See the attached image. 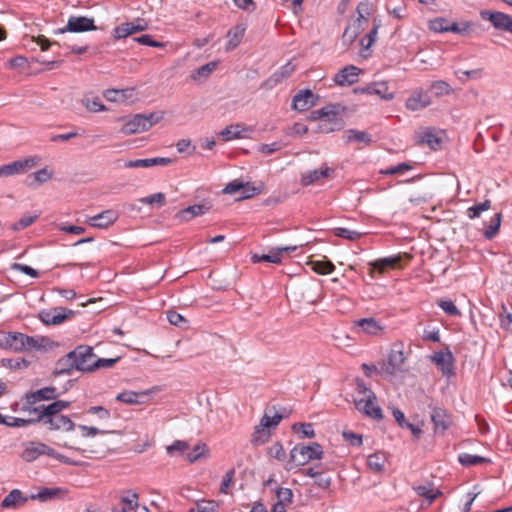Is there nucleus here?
<instances>
[{
	"label": "nucleus",
	"mask_w": 512,
	"mask_h": 512,
	"mask_svg": "<svg viewBox=\"0 0 512 512\" xmlns=\"http://www.w3.org/2000/svg\"><path fill=\"white\" fill-rule=\"evenodd\" d=\"M292 428L297 434H299L300 438L315 437V431L311 423H295Z\"/></svg>",
	"instance_id": "3c124183"
},
{
	"label": "nucleus",
	"mask_w": 512,
	"mask_h": 512,
	"mask_svg": "<svg viewBox=\"0 0 512 512\" xmlns=\"http://www.w3.org/2000/svg\"><path fill=\"white\" fill-rule=\"evenodd\" d=\"M355 325L368 335L378 336L385 330V326L381 324L377 319L370 318H361L355 321Z\"/></svg>",
	"instance_id": "b1692460"
},
{
	"label": "nucleus",
	"mask_w": 512,
	"mask_h": 512,
	"mask_svg": "<svg viewBox=\"0 0 512 512\" xmlns=\"http://www.w3.org/2000/svg\"><path fill=\"white\" fill-rule=\"evenodd\" d=\"M122 507H126L128 510H134L138 508V493L134 490H127L123 492L120 497Z\"/></svg>",
	"instance_id": "ea45409f"
},
{
	"label": "nucleus",
	"mask_w": 512,
	"mask_h": 512,
	"mask_svg": "<svg viewBox=\"0 0 512 512\" xmlns=\"http://www.w3.org/2000/svg\"><path fill=\"white\" fill-rule=\"evenodd\" d=\"M381 27V20L378 18L373 19V27L370 32L365 35L361 40L360 44L364 51L369 50V48L373 45V43L377 39L378 30Z\"/></svg>",
	"instance_id": "2f4dec72"
},
{
	"label": "nucleus",
	"mask_w": 512,
	"mask_h": 512,
	"mask_svg": "<svg viewBox=\"0 0 512 512\" xmlns=\"http://www.w3.org/2000/svg\"><path fill=\"white\" fill-rule=\"evenodd\" d=\"M52 177V173L49 172L46 168H42L32 174H30L27 178V183L30 187L39 186Z\"/></svg>",
	"instance_id": "473e14b6"
},
{
	"label": "nucleus",
	"mask_w": 512,
	"mask_h": 512,
	"mask_svg": "<svg viewBox=\"0 0 512 512\" xmlns=\"http://www.w3.org/2000/svg\"><path fill=\"white\" fill-rule=\"evenodd\" d=\"M431 104V98L427 92H414L405 103L408 110L417 111L428 107Z\"/></svg>",
	"instance_id": "393cba45"
},
{
	"label": "nucleus",
	"mask_w": 512,
	"mask_h": 512,
	"mask_svg": "<svg viewBox=\"0 0 512 512\" xmlns=\"http://www.w3.org/2000/svg\"><path fill=\"white\" fill-rule=\"evenodd\" d=\"M218 504L213 500L198 501L195 507L189 509V512H218Z\"/></svg>",
	"instance_id": "de8ad7c7"
},
{
	"label": "nucleus",
	"mask_w": 512,
	"mask_h": 512,
	"mask_svg": "<svg viewBox=\"0 0 512 512\" xmlns=\"http://www.w3.org/2000/svg\"><path fill=\"white\" fill-rule=\"evenodd\" d=\"M315 105L314 94L311 90H300L292 101V108L297 111H306Z\"/></svg>",
	"instance_id": "4be33fe9"
},
{
	"label": "nucleus",
	"mask_w": 512,
	"mask_h": 512,
	"mask_svg": "<svg viewBox=\"0 0 512 512\" xmlns=\"http://www.w3.org/2000/svg\"><path fill=\"white\" fill-rule=\"evenodd\" d=\"M345 142H359L370 144L372 142L371 135L365 131H359L356 129H348L344 132Z\"/></svg>",
	"instance_id": "7c9ffc66"
},
{
	"label": "nucleus",
	"mask_w": 512,
	"mask_h": 512,
	"mask_svg": "<svg viewBox=\"0 0 512 512\" xmlns=\"http://www.w3.org/2000/svg\"><path fill=\"white\" fill-rule=\"evenodd\" d=\"M334 170L323 164L319 169L309 170L301 174L300 183L303 187H307L321 178L329 177Z\"/></svg>",
	"instance_id": "412c9836"
},
{
	"label": "nucleus",
	"mask_w": 512,
	"mask_h": 512,
	"mask_svg": "<svg viewBox=\"0 0 512 512\" xmlns=\"http://www.w3.org/2000/svg\"><path fill=\"white\" fill-rule=\"evenodd\" d=\"M33 343V336L16 331H0V349L16 353L26 351V346Z\"/></svg>",
	"instance_id": "20e7f679"
},
{
	"label": "nucleus",
	"mask_w": 512,
	"mask_h": 512,
	"mask_svg": "<svg viewBox=\"0 0 512 512\" xmlns=\"http://www.w3.org/2000/svg\"><path fill=\"white\" fill-rule=\"evenodd\" d=\"M50 340L47 337H33V343L26 346V351L35 350H47V347L50 346Z\"/></svg>",
	"instance_id": "680f3d73"
},
{
	"label": "nucleus",
	"mask_w": 512,
	"mask_h": 512,
	"mask_svg": "<svg viewBox=\"0 0 512 512\" xmlns=\"http://www.w3.org/2000/svg\"><path fill=\"white\" fill-rule=\"evenodd\" d=\"M75 315V311L64 308V307H55L50 310H43L39 313V319L45 325H59L63 323L65 320L70 319Z\"/></svg>",
	"instance_id": "9d476101"
},
{
	"label": "nucleus",
	"mask_w": 512,
	"mask_h": 512,
	"mask_svg": "<svg viewBox=\"0 0 512 512\" xmlns=\"http://www.w3.org/2000/svg\"><path fill=\"white\" fill-rule=\"evenodd\" d=\"M59 396L56 387L48 386L36 391L28 392L23 397L22 411L33 415V409H41V406H35L39 401L55 400Z\"/></svg>",
	"instance_id": "423d86ee"
},
{
	"label": "nucleus",
	"mask_w": 512,
	"mask_h": 512,
	"mask_svg": "<svg viewBox=\"0 0 512 512\" xmlns=\"http://www.w3.org/2000/svg\"><path fill=\"white\" fill-rule=\"evenodd\" d=\"M346 107L340 103H329L326 106L311 112L312 120H319L318 131L328 134L339 131L344 127V113Z\"/></svg>",
	"instance_id": "f257e3e1"
},
{
	"label": "nucleus",
	"mask_w": 512,
	"mask_h": 512,
	"mask_svg": "<svg viewBox=\"0 0 512 512\" xmlns=\"http://www.w3.org/2000/svg\"><path fill=\"white\" fill-rule=\"evenodd\" d=\"M431 421L434 425L435 433L444 434L452 425V417L448 412L440 407H434L431 411Z\"/></svg>",
	"instance_id": "dca6fc26"
},
{
	"label": "nucleus",
	"mask_w": 512,
	"mask_h": 512,
	"mask_svg": "<svg viewBox=\"0 0 512 512\" xmlns=\"http://www.w3.org/2000/svg\"><path fill=\"white\" fill-rule=\"evenodd\" d=\"M268 454L271 457H273L276 460L281 461V462L285 461V459H286L285 450L283 448V445L280 442L273 443L269 447Z\"/></svg>",
	"instance_id": "052dcab7"
},
{
	"label": "nucleus",
	"mask_w": 512,
	"mask_h": 512,
	"mask_svg": "<svg viewBox=\"0 0 512 512\" xmlns=\"http://www.w3.org/2000/svg\"><path fill=\"white\" fill-rule=\"evenodd\" d=\"M356 393L358 394L357 398H375V393L366 386L362 379H356Z\"/></svg>",
	"instance_id": "69168bd1"
},
{
	"label": "nucleus",
	"mask_w": 512,
	"mask_h": 512,
	"mask_svg": "<svg viewBox=\"0 0 512 512\" xmlns=\"http://www.w3.org/2000/svg\"><path fill=\"white\" fill-rule=\"evenodd\" d=\"M243 128L239 124L227 126L224 130L220 132V135L225 141H229L232 139L242 138Z\"/></svg>",
	"instance_id": "c03bdc74"
},
{
	"label": "nucleus",
	"mask_w": 512,
	"mask_h": 512,
	"mask_svg": "<svg viewBox=\"0 0 512 512\" xmlns=\"http://www.w3.org/2000/svg\"><path fill=\"white\" fill-rule=\"evenodd\" d=\"M431 89L435 96L441 97L444 95H450L453 93V88L444 80H437L432 82Z\"/></svg>",
	"instance_id": "49530a36"
},
{
	"label": "nucleus",
	"mask_w": 512,
	"mask_h": 512,
	"mask_svg": "<svg viewBox=\"0 0 512 512\" xmlns=\"http://www.w3.org/2000/svg\"><path fill=\"white\" fill-rule=\"evenodd\" d=\"M375 398H354V404L358 411L362 412L368 417L375 420H381L383 418L381 408L374 402Z\"/></svg>",
	"instance_id": "ddd939ff"
},
{
	"label": "nucleus",
	"mask_w": 512,
	"mask_h": 512,
	"mask_svg": "<svg viewBox=\"0 0 512 512\" xmlns=\"http://www.w3.org/2000/svg\"><path fill=\"white\" fill-rule=\"evenodd\" d=\"M405 360L403 343H394L389 351L388 359L380 363V370L385 374L395 375L398 372L404 371L403 365Z\"/></svg>",
	"instance_id": "39448f33"
},
{
	"label": "nucleus",
	"mask_w": 512,
	"mask_h": 512,
	"mask_svg": "<svg viewBox=\"0 0 512 512\" xmlns=\"http://www.w3.org/2000/svg\"><path fill=\"white\" fill-rule=\"evenodd\" d=\"M37 162L38 159L36 157H30L3 165L0 167V177L24 173L29 168L36 166Z\"/></svg>",
	"instance_id": "9b49d317"
},
{
	"label": "nucleus",
	"mask_w": 512,
	"mask_h": 512,
	"mask_svg": "<svg viewBox=\"0 0 512 512\" xmlns=\"http://www.w3.org/2000/svg\"><path fill=\"white\" fill-rule=\"evenodd\" d=\"M207 451V446L204 443H198L196 444L191 451H186L185 458L190 463H194L198 461L202 456L205 455Z\"/></svg>",
	"instance_id": "09e8293b"
},
{
	"label": "nucleus",
	"mask_w": 512,
	"mask_h": 512,
	"mask_svg": "<svg viewBox=\"0 0 512 512\" xmlns=\"http://www.w3.org/2000/svg\"><path fill=\"white\" fill-rule=\"evenodd\" d=\"M70 406L69 401L56 400L49 405H42L41 409H33L34 420L40 422V419L60 415L61 412Z\"/></svg>",
	"instance_id": "2eb2a0df"
},
{
	"label": "nucleus",
	"mask_w": 512,
	"mask_h": 512,
	"mask_svg": "<svg viewBox=\"0 0 512 512\" xmlns=\"http://www.w3.org/2000/svg\"><path fill=\"white\" fill-rule=\"evenodd\" d=\"M439 307L450 316H460L461 312L455 306V304L451 300H440L438 302Z\"/></svg>",
	"instance_id": "774afa93"
},
{
	"label": "nucleus",
	"mask_w": 512,
	"mask_h": 512,
	"mask_svg": "<svg viewBox=\"0 0 512 512\" xmlns=\"http://www.w3.org/2000/svg\"><path fill=\"white\" fill-rule=\"evenodd\" d=\"M1 365L11 370H23L28 368L30 362L22 357L17 358H2Z\"/></svg>",
	"instance_id": "4c0bfd02"
},
{
	"label": "nucleus",
	"mask_w": 512,
	"mask_h": 512,
	"mask_svg": "<svg viewBox=\"0 0 512 512\" xmlns=\"http://www.w3.org/2000/svg\"><path fill=\"white\" fill-rule=\"evenodd\" d=\"M334 235L340 238L354 241L358 240L362 236V233L355 230L338 227L334 229Z\"/></svg>",
	"instance_id": "4d7b16f0"
},
{
	"label": "nucleus",
	"mask_w": 512,
	"mask_h": 512,
	"mask_svg": "<svg viewBox=\"0 0 512 512\" xmlns=\"http://www.w3.org/2000/svg\"><path fill=\"white\" fill-rule=\"evenodd\" d=\"M143 204L153 205L158 204L159 206H163L166 203V197L164 193L158 192L152 195L143 197L139 200Z\"/></svg>",
	"instance_id": "0e129e2a"
},
{
	"label": "nucleus",
	"mask_w": 512,
	"mask_h": 512,
	"mask_svg": "<svg viewBox=\"0 0 512 512\" xmlns=\"http://www.w3.org/2000/svg\"><path fill=\"white\" fill-rule=\"evenodd\" d=\"M29 497H24L19 489L12 490L1 503L2 508H16L18 505L24 504Z\"/></svg>",
	"instance_id": "c756f323"
},
{
	"label": "nucleus",
	"mask_w": 512,
	"mask_h": 512,
	"mask_svg": "<svg viewBox=\"0 0 512 512\" xmlns=\"http://www.w3.org/2000/svg\"><path fill=\"white\" fill-rule=\"evenodd\" d=\"M401 261L400 255L385 257L377 259L371 263H369L371 267V272H378L383 274L388 269H393L399 265Z\"/></svg>",
	"instance_id": "bb28decb"
},
{
	"label": "nucleus",
	"mask_w": 512,
	"mask_h": 512,
	"mask_svg": "<svg viewBox=\"0 0 512 512\" xmlns=\"http://www.w3.org/2000/svg\"><path fill=\"white\" fill-rule=\"evenodd\" d=\"M491 207V201L485 200L467 209V216L470 219L478 218L482 212L487 211Z\"/></svg>",
	"instance_id": "6e6d98bb"
},
{
	"label": "nucleus",
	"mask_w": 512,
	"mask_h": 512,
	"mask_svg": "<svg viewBox=\"0 0 512 512\" xmlns=\"http://www.w3.org/2000/svg\"><path fill=\"white\" fill-rule=\"evenodd\" d=\"M81 102L82 105L90 112H101L107 109L106 106L100 101L99 97L90 98L85 96Z\"/></svg>",
	"instance_id": "79ce46f5"
},
{
	"label": "nucleus",
	"mask_w": 512,
	"mask_h": 512,
	"mask_svg": "<svg viewBox=\"0 0 512 512\" xmlns=\"http://www.w3.org/2000/svg\"><path fill=\"white\" fill-rule=\"evenodd\" d=\"M458 461L460 462L461 465H463L465 467H470V466H475V465L491 462L490 459H488V458L478 456V455H472L469 453L459 454Z\"/></svg>",
	"instance_id": "72a5a7b5"
},
{
	"label": "nucleus",
	"mask_w": 512,
	"mask_h": 512,
	"mask_svg": "<svg viewBox=\"0 0 512 512\" xmlns=\"http://www.w3.org/2000/svg\"><path fill=\"white\" fill-rule=\"evenodd\" d=\"M420 142L427 144L432 149H436L440 145L441 139L432 130L428 129L422 133Z\"/></svg>",
	"instance_id": "864d4df0"
},
{
	"label": "nucleus",
	"mask_w": 512,
	"mask_h": 512,
	"mask_svg": "<svg viewBox=\"0 0 512 512\" xmlns=\"http://www.w3.org/2000/svg\"><path fill=\"white\" fill-rule=\"evenodd\" d=\"M501 225V214L496 213L490 221V224L484 231V236L486 239H493L499 231Z\"/></svg>",
	"instance_id": "8fccbe9b"
},
{
	"label": "nucleus",
	"mask_w": 512,
	"mask_h": 512,
	"mask_svg": "<svg viewBox=\"0 0 512 512\" xmlns=\"http://www.w3.org/2000/svg\"><path fill=\"white\" fill-rule=\"evenodd\" d=\"M297 248H298L297 245L272 248L268 253V255L271 258L270 263H275V264L281 263V256H282L283 252H293Z\"/></svg>",
	"instance_id": "603ef678"
},
{
	"label": "nucleus",
	"mask_w": 512,
	"mask_h": 512,
	"mask_svg": "<svg viewBox=\"0 0 512 512\" xmlns=\"http://www.w3.org/2000/svg\"><path fill=\"white\" fill-rule=\"evenodd\" d=\"M68 494V490L63 487H43L37 493L29 496L31 500H38L40 502H51L55 500H62Z\"/></svg>",
	"instance_id": "f8f14e48"
},
{
	"label": "nucleus",
	"mask_w": 512,
	"mask_h": 512,
	"mask_svg": "<svg viewBox=\"0 0 512 512\" xmlns=\"http://www.w3.org/2000/svg\"><path fill=\"white\" fill-rule=\"evenodd\" d=\"M163 118L158 113L135 114L128 119L121 127L124 135H133L148 131Z\"/></svg>",
	"instance_id": "7ed1b4c3"
},
{
	"label": "nucleus",
	"mask_w": 512,
	"mask_h": 512,
	"mask_svg": "<svg viewBox=\"0 0 512 512\" xmlns=\"http://www.w3.org/2000/svg\"><path fill=\"white\" fill-rule=\"evenodd\" d=\"M74 370H76V366L71 352H69L56 361L53 376L70 375Z\"/></svg>",
	"instance_id": "cd10ccee"
},
{
	"label": "nucleus",
	"mask_w": 512,
	"mask_h": 512,
	"mask_svg": "<svg viewBox=\"0 0 512 512\" xmlns=\"http://www.w3.org/2000/svg\"><path fill=\"white\" fill-rule=\"evenodd\" d=\"M310 265L313 271L321 275L331 274L335 270L334 264L328 260L311 261Z\"/></svg>",
	"instance_id": "a19ab883"
},
{
	"label": "nucleus",
	"mask_w": 512,
	"mask_h": 512,
	"mask_svg": "<svg viewBox=\"0 0 512 512\" xmlns=\"http://www.w3.org/2000/svg\"><path fill=\"white\" fill-rule=\"evenodd\" d=\"M323 456L324 451L319 443H298L290 450L289 459L286 461L284 468L286 471H292L313 460H321Z\"/></svg>",
	"instance_id": "f03ea898"
},
{
	"label": "nucleus",
	"mask_w": 512,
	"mask_h": 512,
	"mask_svg": "<svg viewBox=\"0 0 512 512\" xmlns=\"http://www.w3.org/2000/svg\"><path fill=\"white\" fill-rule=\"evenodd\" d=\"M97 27L94 24L93 18H88L86 16H71L65 27L59 28L55 31V34L57 33H66V32H73V33H82V32H88V31H95Z\"/></svg>",
	"instance_id": "6e6552de"
},
{
	"label": "nucleus",
	"mask_w": 512,
	"mask_h": 512,
	"mask_svg": "<svg viewBox=\"0 0 512 512\" xmlns=\"http://www.w3.org/2000/svg\"><path fill=\"white\" fill-rule=\"evenodd\" d=\"M148 392H134V391H123L116 396V400L125 404L133 405L139 404V397L146 396Z\"/></svg>",
	"instance_id": "c9c22d12"
},
{
	"label": "nucleus",
	"mask_w": 512,
	"mask_h": 512,
	"mask_svg": "<svg viewBox=\"0 0 512 512\" xmlns=\"http://www.w3.org/2000/svg\"><path fill=\"white\" fill-rule=\"evenodd\" d=\"M211 206L206 203L195 204L188 206L182 210H180L176 217L181 221H190L197 216L204 215L206 212L210 210Z\"/></svg>",
	"instance_id": "a878e982"
},
{
	"label": "nucleus",
	"mask_w": 512,
	"mask_h": 512,
	"mask_svg": "<svg viewBox=\"0 0 512 512\" xmlns=\"http://www.w3.org/2000/svg\"><path fill=\"white\" fill-rule=\"evenodd\" d=\"M171 163H173V160L171 158L155 157L147 159L128 160L125 162L124 166L126 168H149L157 165L167 166Z\"/></svg>",
	"instance_id": "5701e85b"
},
{
	"label": "nucleus",
	"mask_w": 512,
	"mask_h": 512,
	"mask_svg": "<svg viewBox=\"0 0 512 512\" xmlns=\"http://www.w3.org/2000/svg\"><path fill=\"white\" fill-rule=\"evenodd\" d=\"M342 437L347 443L354 447H360L363 443L362 435L352 431H343Z\"/></svg>",
	"instance_id": "338daca9"
},
{
	"label": "nucleus",
	"mask_w": 512,
	"mask_h": 512,
	"mask_svg": "<svg viewBox=\"0 0 512 512\" xmlns=\"http://www.w3.org/2000/svg\"><path fill=\"white\" fill-rule=\"evenodd\" d=\"M120 359V356H116L114 358H99L95 356V361L93 362V372L102 368H112L116 363L120 361Z\"/></svg>",
	"instance_id": "5fc2aeb1"
},
{
	"label": "nucleus",
	"mask_w": 512,
	"mask_h": 512,
	"mask_svg": "<svg viewBox=\"0 0 512 512\" xmlns=\"http://www.w3.org/2000/svg\"><path fill=\"white\" fill-rule=\"evenodd\" d=\"M385 455L382 453H374L368 456L367 465L373 472L380 473L384 470Z\"/></svg>",
	"instance_id": "e433bc0d"
},
{
	"label": "nucleus",
	"mask_w": 512,
	"mask_h": 512,
	"mask_svg": "<svg viewBox=\"0 0 512 512\" xmlns=\"http://www.w3.org/2000/svg\"><path fill=\"white\" fill-rule=\"evenodd\" d=\"M76 370L84 373L93 372V362L95 354L92 346L78 345L74 350L70 351Z\"/></svg>",
	"instance_id": "0eeeda50"
},
{
	"label": "nucleus",
	"mask_w": 512,
	"mask_h": 512,
	"mask_svg": "<svg viewBox=\"0 0 512 512\" xmlns=\"http://www.w3.org/2000/svg\"><path fill=\"white\" fill-rule=\"evenodd\" d=\"M482 19L491 22L493 27L500 31L512 34V16L499 11L483 10L480 12Z\"/></svg>",
	"instance_id": "1a4fd4ad"
},
{
	"label": "nucleus",
	"mask_w": 512,
	"mask_h": 512,
	"mask_svg": "<svg viewBox=\"0 0 512 512\" xmlns=\"http://www.w3.org/2000/svg\"><path fill=\"white\" fill-rule=\"evenodd\" d=\"M388 83L385 81L373 82V93L384 100H392L394 93L388 92Z\"/></svg>",
	"instance_id": "37998d69"
},
{
	"label": "nucleus",
	"mask_w": 512,
	"mask_h": 512,
	"mask_svg": "<svg viewBox=\"0 0 512 512\" xmlns=\"http://www.w3.org/2000/svg\"><path fill=\"white\" fill-rule=\"evenodd\" d=\"M40 422L47 425L50 430H63L68 432L75 428V423L68 416L62 414L40 419Z\"/></svg>",
	"instance_id": "6ab92c4d"
},
{
	"label": "nucleus",
	"mask_w": 512,
	"mask_h": 512,
	"mask_svg": "<svg viewBox=\"0 0 512 512\" xmlns=\"http://www.w3.org/2000/svg\"><path fill=\"white\" fill-rule=\"evenodd\" d=\"M432 361L441 370L444 376L450 377L454 375V357L451 351H438L432 356Z\"/></svg>",
	"instance_id": "4468645a"
},
{
	"label": "nucleus",
	"mask_w": 512,
	"mask_h": 512,
	"mask_svg": "<svg viewBox=\"0 0 512 512\" xmlns=\"http://www.w3.org/2000/svg\"><path fill=\"white\" fill-rule=\"evenodd\" d=\"M37 421L34 420V417L29 419H23L18 417H9L6 419L1 413H0V424L6 425L8 427H26L32 423H36Z\"/></svg>",
	"instance_id": "58836bf2"
},
{
	"label": "nucleus",
	"mask_w": 512,
	"mask_h": 512,
	"mask_svg": "<svg viewBox=\"0 0 512 512\" xmlns=\"http://www.w3.org/2000/svg\"><path fill=\"white\" fill-rule=\"evenodd\" d=\"M277 502L284 506L291 504L293 500V492L289 488L279 487L276 489Z\"/></svg>",
	"instance_id": "13d9d810"
},
{
	"label": "nucleus",
	"mask_w": 512,
	"mask_h": 512,
	"mask_svg": "<svg viewBox=\"0 0 512 512\" xmlns=\"http://www.w3.org/2000/svg\"><path fill=\"white\" fill-rule=\"evenodd\" d=\"M130 35H132V33L129 22H125L119 26H116L112 31V36L115 40L124 39Z\"/></svg>",
	"instance_id": "bf43d9fd"
},
{
	"label": "nucleus",
	"mask_w": 512,
	"mask_h": 512,
	"mask_svg": "<svg viewBox=\"0 0 512 512\" xmlns=\"http://www.w3.org/2000/svg\"><path fill=\"white\" fill-rule=\"evenodd\" d=\"M54 449L41 442H31L23 451L22 458L27 462H32L40 455H48L52 457Z\"/></svg>",
	"instance_id": "aec40b11"
},
{
	"label": "nucleus",
	"mask_w": 512,
	"mask_h": 512,
	"mask_svg": "<svg viewBox=\"0 0 512 512\" xmlns=\"http://www.w3.org/2000/svg\"><path fill=\"white\" fill-rule=\"evenodd\" d=\"M119 215L118 212L112 209L102 211L101 213L91 216L87 219V223L94 228L104 229L112 225Z\"/></svg>",
	"instance_id": "a211bd4d"
},
{
	"label": "nucleus",
	"mask_w": 512,
	"mask_h": 512,
	"mask_svg": "<svg viewBox=\"0 0 512 512\" xmlns=\"http://www.w3.org/2000/svg\"><path fill=\"white\" fill-rule=\"evenodd\" d=\"M361 71L360 68L354 65H348L339 70L333 80L339 86H350L358 81V76Z\"/></svg>",
	"instance_id": "f3484780"
},
{
	"label": "nucleus",
	"mask_w": 512,
	"mask_h": 512,
	"mask_svg": "<svg viewBox=\"0 0 512 512\" xmlns=\"http://www.w3.org/2000/svg\"><path fill=\"white\" fill-rule=\"evenodd\" d=\"M267 429V427L262 426V421H260V425L255 427L254 433L251 438V443L254 446L263 445L269 440L270 432Z\"/></svg>",
	"instance_id": "f704fd0d"
},
{
	"label": "nucleus",
	"mask_w": 512,
	"mask_h": 512,
	"mask_svg": "<svg viewBox=\"0 0 512 512\" xmlns=\"http://www.w3.org/2000/svg\"><path fill=\"white\" fill-rule=\"evenodd\" d=\"M414 490L419 496L424 497L427 500L428 504H431L439 495H441V492L439 490H436L434 492L430 485H419L417 487H414Z\"/></svg>",
	"instance_id": "a18cd8bd"
},
{
	"label": "nucleus",
	"mask_w": 512,
	"mask_h": 512,
	"mask_svg": "<svg viewBox=\"0 0 512 512\" xmlns=\"http://www.w3.org/2000/svg\"><path fill=\"white\" fill-rule=\"evenodd\" d=\"M386 9L390 15L397 19H402L405 17L406 9L403 2L394 6L392 0H390L386 5Z\"/></svg>",
	"instance_id": "e2e57ef3"
},
{
	"label": "nucleus",
	"mask_w": 512,
	"mask_h": 512,
	"mask_svg": "<svg viewBox=\"0 0 512 512\" xmlns=\"http://www.w3.org/2000/svg\"><path fill=\"white\" fill-rule=\"evenodd\" d=\"M246 27L244 24H237L231 29H229L227 33V44H226V50L230 51L235 49L241 42L244 33H245Z\"/></svg>",
	"instance_id": "c85d7f7f"
}]
</instances>
